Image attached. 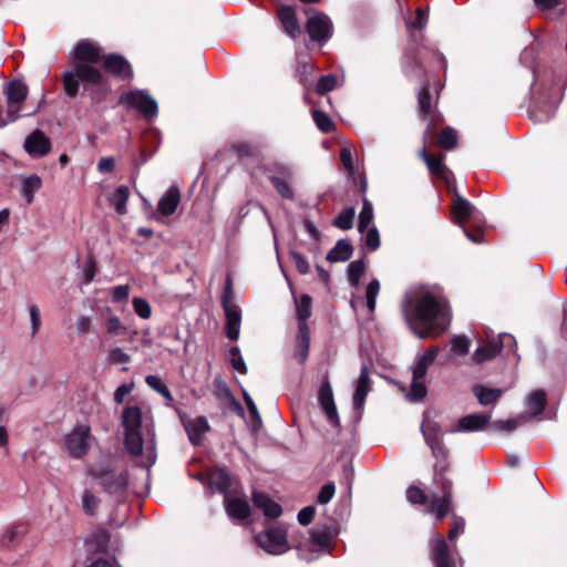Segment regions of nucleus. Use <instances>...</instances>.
Returning <instances> with one entry per match:
<instances>
[{
    "label": "nucleus",
    "instance_id": "obj_1",
    "mask_svg": "<svg viewBox=\"0 0 567 567\" xmlns=\"http://www.w3.org/2000/svg\"><path fill=\"white\" fill-rule=\"evenodd\" d=\"M121 424L126 452L138 458L141 466L150 468L156 461L155 431L150 406L145 403L125 406Z\"/></svg>",
    "mask_w": 567,
    "mask_h": 567
},
{
    "label": "nucleus",
    "instance_id": "obj_2",
    "mask_svg": "<svg viewBox=\"0 0 567 567\" xmlns=\"http://www.w3.org/2000/svg\"><path fill=\"white\" fill-rule=\"evenodd\" d=\"M403 313L411 330L421 339L441 334L451 320L445 298L430 290H422L414 298L406 296Z\"/></svg>",
    "mask_w": 567,
    "mask_h": 567
},
{
    "label": "nucleus",
    "instance_id": "obj_3",
    "mask_svg": "<svg viewBox=\"0 0 567 567\" xmlns=\"http://www.w3.org/2000/svg\"><path fill=\"white\" fill-rule=\"evenodd\" d=\"M101 60L100 48L89 41H80L73 51L72 70L63 75V87L69 96L79 92V82L97 85L102 82L101 72L93 65Z\"/></svg>",
    "mask_w": 567,
    "mask_h": 567
},
{
    "label": "nucleus",
    "instance_id": "obj_4",
    "mask_svg": "<svg viewBox=\"0 0 567 567\" xmlns=\"http://www.w3.org/2000/svg\"><path fill=\"white\" fill-rule=\"evenodd\" d=\"M90 474L106 493L118 501L124 498L128 486V473L126 468H116L111 465H95L90 470Z\"/></svg>",
    "mask_w": 567,
    "mask_h": 567
},
{
    "label": "nucleus",
    "instance_id": "obj_5",
    "mask_svg": "<svg viewBox=\"0 0 567 567\" xmlns=\"http://www.w3.org/2000/svg\"><path fill=\"white\" fill-rule=\"evenodd\" d=\"M93 436L89 425L78 423L62 440V447L73 458L84 457L92 444Z\"/></svg>",
    "mask_w": 567,
    "mask_h": 567
},
{
    "label": "nucleus",
    "instance_id": "obj_6",
    "mask_svg": "<svg viewBox=\"0 0 567 567\" xmlns=\"http://www.w3.org/2000/svg\"><path fill=\"white\" fill-rule=\"evenodd\" d=\"M439 353L437 348H430L417 357L415 365L412 368V382L409 399L412 401L422 400L426 395V386L423 379L429 367L434 362Z\"/></svg>",
    "mask_w": 567,
    "mask_h": 567
},
{
    "label": "nucleus",
    "instance_id": "obj_7",
    "mask_svg": "<svg viewBox=\"0 0 567 567\" xmlns=\"http://www.w3.org/2000/svg\"><path fill=\"white\" fill-rule=\"evenodd\" d=\"M502 350L515 353L516 341L512 334L503 333L497 338L488 339L484 344L478 346L475 350L473 353V360L477 363L492 360Z\"/></svg>",
    "mask_w": 567,
    "mask_h": 567
},
{
    "label": "nucleus",
    "instance_id": "obj_8",
    "mask_svg": "<svg viewBox=\"0 0 567 567\" xmlns=\"http://www.w3.org/2000/svg\"><path fill=\"white\" fill-rule=\"evenodd\" d=\"M221 306L226 317V336L228 339L236 341L238 340L240 332L241 310L234 301L229 280H227V285L223 292Z\"/></svg>",
    "mask_w": 567,
    "mask_h": 567
},
{
    "label": "nucleus",
    "instance_id": "obj_9",
    "mask_svg": "<svg viewBox=\"0 0 567 567\" xmlns=\"http://www.w3.org/2000/svg\"><path fill=\"white\" fill-rule=\"evenodd\" d=\"M4 94L8 105L6 120L0 123V126L12 123L20 117L21 104L28 96V86L22 81L14 80L6 85Z\"/></svg>",
    "mask_w": 567,
    "mask_h": 567
},
{
    "label": "nucleus",
    "instance_id": "obj_10",
    "mask_svg": "<svg viewBox=\"0 0 567 567\" xmlns=\"http://www.w3.org/2000/svg\"><path fill=\"white\" fill-rule=\"evenodd\" d=\"M120 103L140 112L146 118L157 115L156 101L144 91H130L121 95Z\"/></svg>",
    "mask_w": 567,
    "mask_h": 567
},
{
    "label": "nucleus",
    "instance_id": "obj_11",
    "mask_svg": "<svg viewBox=\"0 0 567 567\" xmlns=\"http://www.w3.org/2000/svg\"><path fill=\"white\" fill-rule=\"evenodd\" d=\"M260 548L271 555H280L289 549L287 534L282 527H271L256 536Z\"/></svg>",
    "mask_w": 567,
    "mask_h": 567
},
{
    "label": "nucleus",
    "instance_id": "obj_12",
    "mask_svg": "<svg viewBox=\"0 0 567 567\" xmlns=\"http://www.w3.org/2000/svg\"><path fill=\"white\" fill-rule=\"evenodd\" d=\"M307 32L317 42H326L332 37L333 25L330 18L320 11H308Z\"/></svg>",
    "mask_w": 567,
    "mask_h": 567
},
{
    "label": "nucleus",
    "instance_id": "obj_13",
    "mask_svg": "<svg viewBox=\"0 0 567 567\" xmlns=\"http://www.w3.org/2000/svg\"><path fill=\"white\" fill-rule=\"evenodd\" d=\"M24 151L33 158L45 156L51 151L50 138L41 131L34 130L24 140Z\"/></svg>",
    "mask_w": 567,
    "mask_h": 567
},
{
    "label": "nucleus",
    "instance_id": "obj_14",
    "mask_svg": "<svg viewBox=\"0 0 567 567\" xmlns=\"http://www.w3.org/2000/svg\"><path fill=\"white\" fill-rule=\"evenodd\" d=\"M436 483L441 485L443 496L432 498L431 511L435 513L437 520H443L452 509V482L442 477Z\"/></svg>",
    "mask_w": 567,
    "mask_h": 567
},
{
    "label": "nucleus",
    "instance_id": "obj_15",
    "mask_svg": "<svg viewBox=\"0 0 567 567\" xmlns=\"http://www.w3.org/2000/svg\"><path fill=\"white\" fill-rule=\"evenodd\" d=\"M224 503L226 512L233 520H243L249 517L250 506L246 498L226 494L224 496Z\"/></svg>",
    "mask_w": 567,
    "mask_h": 567
},
{
    "label": "nucleus",
    "instance_id": "obj_16",
    "mask_svg": "<svg viewBox=\"0 0 567 567\" xmlns=\"http://www.w3.org/2000/svg\"><path fill=\"white\" fill-rule=\"evenodd\" d=\"M319 402L321 404L322 410L324 411L328 421L332 425L339 424V416L337 412V408L333 400L332 389L330 386L329 381H324L319 390Z\"/></svg>",
    "mask_w": 567,
    "mask_h": 567
},
{
    "label": "nucleus",
    "instance_id": "obj_17",
    "mask_svg": "<svg viewBox=\"0 0 567 567\" xmlns=\"http://www.w3.org/2000/svg\"><path fill=\"white\" fill-rule=\"evenodd\" d=\"M181 202V190L176 185L169 186V188L163 194L157 204V213L161 216H172Z\"/></svg>",
    "mask_w": 567,
    "mask_h": 567
},
{
    "label": "nucleus",
    "instance_id": "obj_18",
    "mask_svg": "<svg viewBox=\"0 0 567 567\" xmlns=\"http://www.w3.org/2000/svg\"><path fill=\"white\" fill-rule=\"evenodd\" d=\"M427 445L430 446L437 463L434 465L435 481L442 480L447 468L445 463L447 457V450L445 449L442 440H436L434 436H427Z\"/></svg>",
    "mask_w": 567,
    "mask_h": 567
},
{
    "label": "nucleus",
    "instance_id": "obj_19",
    "mask_svg": "<svg viewBox=\"0 0 567 567\" xmlns=\"http://www.w3.org/2000/svg\"><path fill=\"white\" fill-rule=\"evenodd\" d=\"M489 414L473 413L458 420L452 432H475L483 430L489 422Z\"/></svg>",
    "mask_w": 567,
    "mask_h": 567
},
{
    "label": "nucleus",
    "instance_id": "obj_20",
    "mask_svg": "<svg viewBox=\"0 0 567 567\" xmlns=\"http://www.w3.org/2000/svg\"><path fill=\"white\" fill-rule=\"evenodd\" d=\"M432 555L435 567H456V559L450 554L445 539L440 535L435 537Z\"/></svg>",
    "mask_w": 567,
    "mask_h": 567
},
{
    "label": "nucleus",
    "instance_id": "obj_21",
    "mask_svg": "<svg viewBox=\"0 0 567 567\" xmlns=\"http://www.w3.org/2000/svg\"><path fill=\"white\" fill-rule=\"evenodd\" d=\"M184 427L187 432L188 439L194 445L202 443L205 434L209 430L207 419L205 416H197L184 421Z\"/></svg>",
    "mask_w": 567,
    "mask_h": 567
},
{
    "label": "nucleus",
    "instance_id": "obj_22",
    "mask_svg": "<svg viewBox=\"0 0 567 567\" xmlns=\"http://www.w3.org/2000/svg\"><path fill=\"white\" fill-rule=\"evenodd\" d=\"M371 391V380L369 377L368 368L363 367L361 373L355 382V389L353 393V408L361 411L364 406V401L368 393Z\"/></svg>",
    "mask_w": 567,
    "mask_h": 567
},
{
    "label": "nucleus",
    "instance_id": "obj_23",
    "mask_svg": "<svg viewBox=\"0 0 567 567\" xmlns=\"http://www.w3.org/2000/svg\"><path fill=\"white\" fill-rule=\"evenodd\" d=\"M278 19L285 30V32L296 39L300 35L301 30L297 20L295 10L289 6H281L278 9Z\"/></svg>",
    "mask_w": 567,
    "mask_h": 567
},
{
    "label": "nucleus",
    "instance_id": "obj_24",
    "mask_svg": "<svg viewBox=\"0 0 567 567\" xmlns=\"http://www.w3.org/2000/svg\"><path fill=\"white\" fill-rule=\"evenodd\" d=\"M104 68L106 71L120 76L130 78L132 75V69L128 62L121 55L110 54L104 59Z\"/></svg>",
    "mask_w": 567,
    "mask_h": 567
},
{
    "label": "nucleus",
    "instance_id": "obj_25",
    "mask_svg": "<svg viewBox=\"0 0 567 567\" xmlns=\"http://www.w3.org/2000/svg\"><path fill=\"white\" fill-rule=\"evenodd\" d=\"M254 504L257 508L262 511L265 516L269 518H277L281 515L282 509L278 503L269 498L266 494L260 492L254 493Z\"/></svg>",
    "mask_w": 567,
    "mask_h": 567
},
{
    "label": "nucleus",
    "instance_id": "obj_26",
    "mask_svg": "<svg viewBox=\"0 0 567 567\" xmlns=\"http://www.w3.org/2000/svg\"><path fill=\"white\" fill-rule=\"evenodd\" d=\"M278 173L279 176L269 175V178L271 179L275 188L282 197L292 198V189L289 186L288 182L286 181L287 178L291 177L290 168L286 165H278Z\"/></svg>",
    "mask_w": 567,
    "mask_h": 567
},
{
    "label": "nucleus",
    "instance_id": "obj_27",
    "mask_svg": "<svg viewBox=\"0 0 567 567\" xmlns=\"http://www.w3.org/2000/svg\"><path fill=\"white\" fill-rule=\"evenodd\" d=\"M420 156L425 162L429 171L439 177L444 179L449 178L450 171L443 163V156H431L429 155L425 147L420 151Z\"/></svg>",
    "mask_w": 567,
    "mask_h": 567
},
{
    "label": "nucleus",
    "instance_id": "obj_28",
    "mask_svg": "<svg viewBox=\"0 0 567 567\" xmlns=\"http://www.w3.org/2000/svg\"><path fill=\"white\" fill-rule=\"evenodd\" d=\"M41 186L42 179L37 174H31L21 178V194L28 204L33 202L34 195Z\"/></svg>",
    "mask_w": 567,
    "mask_h": 567
},
{
    "label": "nucleus",
    "instance_id": "obj_29",
    "mask_svg": "<svg viewBox=\"0 0 567 567\" xmlns=\"http://www.w3.org/2000/svg\"><path fill=\"white\" fill-rule=\"evenodd\" d=\"M310 344V334L308 324H302L298 329V336L296 341L295 355L299 362H305L308 358V350Z\"/></svg>",
    "mask_w": 567,
    "mask_h": 567
},
{
    "label": "nucleus",
    "instance_id": "obj_30",
    "mask_svg": "<svg viewBox=\"0 0 567 567\" xmlns=\"http://www.w3.org/2000/svg\"><path fill=\"white\" fill-rule=\"evenodd\" d=\"M353 153L354 148L352 146H344L340 152V161L344 167V169L348 172V175L355 182L357 175L360 179H362L361 174L359 173L358 168L354 166L353 163ZM362 188L365 187V183L361 181Z\"/></svg>",
    "mask_w": 567,
    "mask_h": 567
},
{
    "label": "nucleus",
    "instance_id": "obj_31",
    "mask_svg": "<svg viewBox=\"0 0 567 567\" xmlns=\"http://www.w3.org/2000/svg\"><path fill=\"white\" fill-rule=\"evenodd\" d=\"M352 255V246L347 240H339L328 252L327 259L331 262L348 260Z\"/></svg>",
    "mask_w": 567,
    "mask_h": 567
},
{
    "label": "nucleus",
    "instance_id": "obj_32",
    "mask_svg": "<svg viewBox=\"0 0 567 567\" xmlns=\"http://www.w3.org/2000/svg\"><path fill=\"white\" fill-rule=\"evenodd\" d=\"M130 197V190L126 186H118L111 196V205L114 207L117 214H126V204Z\"/></svg>",
    "mask_w": 567,
    "mask_h": 567
},
{
    "label": "nucleus",
    "instance_id": "obj_33",
    "mask_svg": "<svg viewBox=\"0 0 567 567\" xmlns=\"http://www.w3.org/2000/svg\"><path fill=\"white\" fill-rule=\"evenodd\" d=\"M546 404V394L542 390L533 392L527 400V405L530 410V414H527L529 420L543 413Z\"/></svg>",
    "mask_w": 567,
    "mask_h": 567
},
{
    "label": "nucleus",
    "instance_id": "obj_34",
    "mask_svg": "<svg viewBox=\"0 0 567 567\" xmlns=\"http://www.w3.org/2000/svg\"><path fill=\"white\" fill-rule=\"evenodd\" d=\"M209 480L212 485H214L219 492L224 493L225 495L230 494L229 488L231 486V477L225 470H215L210 474Z\"/></svg>",
    "mask_w": 567,
    "mask_h": 567
},
{
    "label": "nucleus",
    "instance_id": "obj_35",
    "mask_svg": "<svg viewBox=\"0 0 567 567\" xmlns=\"http://www.w3.org/2000/svg\"><path fill=\"white\" fill-rule=\"evenodd\" d=\"M474 393L482 405L495 403L502 396V391L498 389H489L483 385L474 388Z\"/></svg>",
    "mask_w": 567,
    "mask_h": 567
},
{
    "label": "nucleus",
    "instance_id": "obj_36",
    "mask_svg": "<svg viewBox=\"0 0 567 567\" xmlns=\"http://www.w3.org/2000/svg\"><path fill=\"white\" fill-rule=\"evenodd\" d=\"M474 206L463 197H456L453 204V213L458 223L465 221L472 216Z\"/></svg>",
    "mask_w": 567,
    "mask_h": 567
},
{
    "label": "nucleus",
    "instance_id": "obj_37",
    "mask_svg": "<svg viewBox=\"0 0 567 567\" xmlns=\"http://www.w3.org/2000/svg\"><path fill=\"white\" fill-rule=\"evenodd\" d=\"M527 421H529V417H527V414L524 413L518 417L508 419L505 421H495L492 423L491 427L495 431L511 432L516 430L518 426H520Z\"/></svg>",
    "mask_w": 567,
    "mask_h": 567
},
{
    "label": "nucleus",
    "instance_id": "obj_38",
    "mask_svg": "<svg viewBox=\"0 0 567 567\" xmlns=\"http://www.w3.org/2000/svg\"><path fill=\"white\" fill-rule=\"evenodd\" d=\"M296 305L299 327H301L307 324V320L311 316V298L308 295H302Z\"/></svg>",
    "mask_w": 567,
    "mask_h": 567
},
{
    "label": "nucleus",
    "instance_id": "obj_39",
    "mask_svg": "<svg viewBox=\"0 0 567 567\" xmlns=\"http://www.w3.org/2000/svg\"><path fill=\"white\" fill-rule=\"evenodd\" d=\"M373 220V207L367 199L363 200L362 209L359 215L358 229L360 233H364L370 227Z\"/></svg>",
    "mask_w": 567,
    "mask_h": 567
},
{
    "label": "nucleus",
    "instance_id": "obj_40",
    "mask_svg": "<svg viewBox=\"0 0 567 567\" xmlns=\"http://www.w3.org/2000/svg\"><path fill=\"white\" fill-rule=\"evenodd\" d=\"M365 271V265L362 260H354L348 267V279L351 286L358 287L360 278Z\"/></svg>",
    "mask_w": 567,
    "mask_h": 567
},
{
    "label": "nucleus",
    "instance_id": "obj_41",
    "mask_svg": "<svg viewBox=\"0 0 567 567\" xmlns=\"http://www.w3.org/2000/svg\"><path fill=\"white\" fill-rule=\"evenodd\" d=\"M456 143H457V134L453 128L446 127L439 134L437 144L442 148L451 150L456 145Z\"/></svg>",
    "mask_w": 567,
    "mask_h": 567
},
{
    "label": "nucleus",
    "instance_id": "obj_42",
    "mask_svg": "<svg viewBox=\"0 0 567 567\" xmlns=\"http://www.w3.org/2000/svg\"><path fill=\"white\" fill-rule=\"evenodd\" d=\"M354 208H344L334 219L333 225L340 229H350L353 224Z\"/></svg>",
    "mask_w": 567,
    "mask_h": 567
},
{
    "label": "nucleus",
    "instance_id": "obj_43",
    "mask_svg": "<svg viewBox=\"0 0 567 567\" xmlns=\"http://www.w3.org/2000/svg\"><path fill=\"white\" fill-rule=\"evenodd\" d=\"M379 291H380V282H379V280H377V279L371 280L369 282V285L367 287V291H365L367 307H368L370 312H373L374 309H375L377 297L379 295Z\"/></svg>",
    "mask_w": 567,
    "mask_h": 567
},
{
    "label": "nucleus",
    "instance_id": "obj_44",
    "mask_svg": "<svg viewBox=\"0 0 567 567\" xmlns=\"http://www.w3.org/2000/svg\"><path fill=\"white\" fill-rule=\"evenodd\" d=\"M312 118L320 131L329 133L333 130V122L326 113L318 110H313Z\"/></svg>",
    "mask_w": 567,
    "mask_h": 567
},
{
    "label": "nucleus",
    "instance_id": "obj_45",
    "mask_svg": "<svg viewBox=\"0 0 567 567\" xmlns=\"http://www.w3.org/2000/svg\"><path fill=\"white\" fill-rule=\"evenodd\" d=\"M145 382L150 388L161 393L165 399L172 400V394L161 378L156 375H147L145 378Z\"/></svg>",
    "mask_w": 567,
    "mask_h": 567
},
{
    "label": "nucleus",
    "instance_id": "obj_46",
    "mask_svg": "<svg viewBox=\"0 0 567 567\" xmlns=\"http://www.w3.org/2000/svg\"><path fill=\"white\" fill-rule=\"evenodd\" d=\"M133 309L135 313L142 319H150L152 316V308L147 300L135 297L132 300Z\"/></svg>",
    "mask_w": 567,
    "mask_h": 567
},
{
    "label": "nucleus",
    "instance_id": "obj_47",
    "mask_svg": "<svg viewBox=\"0 0 567 567\" xmlns=\"http://www.w3.org/2000/svg\"><path fill=\"white\" fill-rule=\"evenodd\" d=\"M105 329L109 334L120 336L125 333L126 327L123 324L121 319L116 316H110L105 320Z\"/></svg>",
    "mask_w": 567,
    "mask_h": 567
},
{
    "label": "nucleus",
    "instance_id": "obj_48",
    "mask_svg": "<svg viewBox=\"0 0 567 567\" xmlns=\"http://www.w3.org/2000/svg\"><path fill=\"white\" fill-rule=\"evenodd\" d=\"M470 340L465 336H455L451 340V351L457 355H464L468 352Z\"/></svg>",
    "mask_w": 567,
    "mask_h": 567
},
{
    "label": "nucleus",
    "instance_id": "obj_49",
    "mask_svg": "<svg viewBox=\"0 0 567 567\" xmlns=\"http://www.w3.org/2000/svg\"><path fill=\"white\" fill-rule=\"evenodd\" d=\"M99 498L95 495H93L91 491L86 489L84 492L82 497V507L86 513L93 515L99 507Z\"/></svg>",
    "mask_w": 567,
    "mask_h": 567
},
{
    "label": "nucleus",
    "instance_id": "obj_50",
    "mask_svg": "<svg viewBox=\"0 0 567 567\" xmlns=\"http://www.w3.org/2000/svg\"><path fill=\"white\" fill-rule=\"evenodd\" d=\"M337 86V78L334 75H324L317 83V92L324 94Z\"/></svg>",
    "mask_w": 567,
    "mask_h": 567
},
{
    "label": "nucleus",
    "instance_id": "obj_51",
    "mask_svg": "<svg viewBox=\"0 0 567 567\" xmlns=\"http://www.w3.org/2000/svg\"><path fill=\"white\" fill-rule=\"evenodd\" d=\"M29 315L31 321V336L34 337L41 327V313L37 305L29 307Z\"/></svg>",
    "mask_w": 567,
    "mask_h": 567
},
{
    "label": "nucleus",
    "instance_id": "obj_52",
    "mask_svg": "<svg viewBox=\"0 0 567 567\" xmlns=\"http://www.w3.org/2000/svg\"><path fill=\"white\" fill-rule=\"evenodd\" d=\"M406 498L412 504H424L426 502V494L420 487L410 486L406 489Z\"/></svg>",
    "mask_w": 567,
    "mask_h": 567
},
{
    "label": "nucleus",
    "instance_id": "obj_53",
    "mask_svg": "<svg viewBox=\"0 0 567 567\" xmlns=\"http://www.w3.org/2000/svg\"><path fill=\"white\" fill-rule=\"evenodd\" d=\"M364 233H365V238H364L365 246L371 250H375L377 248H379L380 237H379V233H378L377 228L368 227V229Z\"/></svg>",
    "mask_w": 567,
    "mask_h": 567
},
{
    "label": "nucleus",
    "instance_id": "obj_54",
    "mask_svg": "<svg viewBox=\"0 0 567 567\" xmlns=\"http://www.w3.org/2000/svg\"><path fill=\"white\" fill-rule=\"evenodd\" d=\"M415 13H416L415 20L411 21V22H406V25L409 29L421 30V29L425 28V25L427 23V14L423 8H417Z\"/></svg>",
    "mask_w": 567,
    "mask_h": 567
},
{
    "label": "nucleus",
    "instance_id": "obj_55",
    "mask_svg": "<svg viewBox=\"0 0 567 567\" xmlns=\"http://www.w3.org/2000/svg\"><path fill=\"white\" fill-rule=\"evenodd\" d=\"M130 355L121 348H112L109 352V362L112 364L127 363Z\"/></svg>",
    "mask_w": 567,
    "mask_h": 567
},
{
    "label": "nucleus",
    "instance_id": "obj_56",
    "mask_svg": "<svg viewBox=\"0 0 567 567\" xmlns=\"http://www.w3.org/2000/svg\"><path fill=\"white\" fill-rule=\"evenodd\" d=\"M230 362H231V365L233 368L238 371L239 373H246L247 369H246V364L239 353V350L238 348H233L230 350Z\"/></svg>",
    "mask_w": 567,
    "mask_h": 567
},
{
    "label": "nucleus",
    "instance_id": "obj_57",
    "mask_svg": "<svg viewBox=\"0 0 567 567\" xmlns=\"http://www.w3.org/2000/svg\"><path fill=\"white\" fill-rule=\"evenodd\" d=\"M336 492V487L333 483H328L323 485L318 494V502L320 504H327L331 501Z\"/></svg>",
    "mask_w": 567,
    "mask_h": 567
},
{
    "label": "nucleus",
    "instance_id": "obj_58",
    "mask_svg": "<svg viewBox=\"0 0 567 567\" xmlns=\"http://www.w3.org/2000/svg\"><path fill=\"white\" fill-rule=\"evenodd\" d=\"M419 105L421 112L426 115L431 111V96L427 87H424L419 93Z\"/></svg>",
    "mask_w": 567,
    "mask_h": 567
},
{
    "label": "nucleus",
    "instance_id": "obj_59",
    "mask_svg": "<svg viewBox=\"0 0 567 567\" xmlns=\"http://www.w3.org/2000/svg\"><path fill=\"white\" fill-rule=\"evenodd\" d=\"M130 295V286L121 285L116 286L112 289V301L113 302H122L128 298Z\"/></svg>",
    "mask_w": 567,
    "mask_h": 567
},
{
    "label": "nucleus",
    "instance_id": "obj_60",
    "mask_svg": "<svg viewBox=\"0 0 567 567\" xmlns=\"http://www.w3.org/2000/svg\"><path fill=\"white\" fill-rule=\"evenodd\" d=\"M311 542L320 548H326L330 545L331 538L326 532H316L311 534Z\"/></svg>",
    "mask_w": 567,
    "mask_h": 567
},
{
    "label": "nucleus",
    "instance_id": "obj_61",
    "mask_svg": "<svg viewBox=\"0 0 567 567\" xmlns=\"http://www.w3.org/2000/svg\"><path fill=\"white\" fill-rule=\"evenodd\" d=\"M134 388V383L121 384L114 392V401L117 404H122L126 395H128Z\"/></svg>",
    "mask_w": 567,
    "mask_h": 567
},
{
    "label": "nucleus",
    "instance_id": "obj_62",
    "mask_svg": "<svg viewBox=\"0 0 567 567\" xmlns=\"http://www.w3.org/2000/svg\"><path fill=\"white\" fill-rule=\"evenodd\" d=\"M464 519L461 517H453L452 527L449 533V538L454 540L457 536H460L464 532Z\"/></svg>",
    "mask_w": 567,
    "mask_h": 567
},
{
    "label": "nucleus",
    "instance_id": "obj_63",
    "mask_svg": "<svg viewBox=\"0 0 567 567\" xmlns=\"http://www.w3.org/2000/svg\"><path fill=\"white\" fill-rule=\"evenodd\" d=\"M92 326V319L87 316H81L76 319L75 329L79 334L86 333Z\"/></svg>",
    "mask_w": 567,
    "mask_h": 567
},
{
    "label": "nucleus",
    "instance_id": "obj_64",
    "mask_svg": "<svg viewBox=\"0 0 567 567\" xmlns=\"http://www.w3.org/2000/svg\"><path fill=\"white\" fill-rule=\"evenodd\" d=\"M315 507L312 506H308V507H305L302 508L299 513H298V520L301 525H308L311 523V520L313 519V516H315Z\"/></svg>",
    "mask_w": 567,
    "mask_h": 567
}]
</instances>
